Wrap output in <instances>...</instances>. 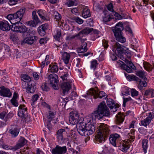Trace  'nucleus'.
<instances>
[{
  "mask_svg": "<svg viewBox=\"0 0 154 154\" xmlns=\"http://www.w3.org/2000/svg\"><path fill=\"white\" fill-rule=\"evenodd\" d=\"M125 116V113H119L116 116L115 122L116 124L119 125L122 123L124 121Z\"/></svg>",
  "mask_w": 154,
  "mask_h": 154,
  "instance_id": "6ab92c4d",
  "label": "nucleus"
},
{
  "mask_svg": "<svg viewBox=\"0 0 154 154\" xmlns=\"http://www.w3.org/2000/svg\"><path fill=\"white\" fill-rule=\"evenodd\" d=\"M72 85V82L71 80L63 82L61 84V88L63 95L68 93L69 90L71 88Z\"/></svg>",
  "mask_w": 154,
  "mask_h": 154,
  "instance_id": "6e6552de",
  "label": "nucleus"
},
{
  "mask_svg": "<svg viewBox=\"0 0 154 154\" xmlns=\"http://www.w3.org/2000/svg\"><path fill=\"white\" fill-rule=\"evenodd\" d=\"M103 12L104 14V16L103 17V21L105 22L110 21L112 18V17L108 13V12L107 11Z\"/></svg>",
  "mask_w": 154,
  "mask_h": 154,
  "instance_id": "cd10ccee",
  "label": "nucleus"
},
{
  "mask_svg": "<svg viewBox=\"0 0 154 154\" xmlns=\"http://www.w3.org/2000/svg\"><path fill=\"white\" fill-rule=\"evenodd\" d=\"M83 10L82 12V16L85 18H86L89 17L91 16V14L90 10L88 8L85 6H82Z\"/></svg>",
  "mask_w": 154,
  "mask_h": 154,
  "instance_id": "412c9836",
  "label": "nucleus"
},
{
  "mask_svg": "<svg viewBox=\"0 0 154 154\" xmlns=\"http://www.w3.org/2000/svg\"><path fill=\"white\" fill-rule=\"evenodd\" d=\"M6 48V49H5L4 53L7 55V57H10L11 55L10 50L9 49V47L7 46Z\"/></svg>",
  "mask_w": 154,
  "mask_h": 154,
  "instance_id": "864d4df0",
  "label": "nucleus"
},
{
  "mask_svg": "<svg viewBox=\"0 0 154 154\" xmlns=\"http://www.w3.org/2000/svg\"><path fill=\"white\" fill-rule=\"evenodd\" d=\"M68 76V74L67 72H66L64 73L63 75L61 76L60 77L64 81L67 80Z\"/></svg>",
  "mask_w": 154,
  "mask_h": 154,
  "instance_id": "0e129e2a",
  "label": "nucleus"
},
{
  "mask_svg": "<svg viewBox=\"0 0 154 154\" xmlns=\"http://www.w3.org/2000/svg\"><path fill=\"white\" fill-rule=\"evenodd\" d=\"M109 110L104 102H102L98 105L97 109L94 111L90 116L79 120L77 125V130L82 136H87L92 134L95 131L94 125L95 119L101 120L105 117H109Z\"/></svg>",
  "mask_w": 154,
  "mask_h": 154,
  "instance_id": "f257e3e1",
  "label": "nucleus"
},
{
  "mask_svg": "<svg viewBox=\"0 0 154 154\" xmlns=\"http://www.w3.org/2000/svg\"><path fill=\"white\" fill-rule=\"evenodd\" d=\"M48 29V25L47 23L43 24L39 26L38 28V31L41 36H44L46 31Z\"/></svg>",
  "mask_w": 154,
  "mask_h": 154,
  "instance_id": "ddd939ff",
  "label": "nucleus"
},
{
  "mask_svg": "<svg viewBox=\"0 0 154 154\" xmlns=\"http://www.w3.org/2000/svg\"><path fill=\"white\" fill-rule=\"evenodd\" d=\"M25 11V8H23L19 10L15 14H10L7 15V18L11 24H13L11 29V30L15 32H19L20 26L17 23L21 20Z\"/></svg>",
  "mask_w": 154,
  "mask_h": 154,
  "instance_id": "7ed1b4c3",
  "label": "nucleus"
},
{
  "mask_svg": "<svg viewBox=\"0 0 154 154\" xmlns=\"http://www.w3.org/2000/svg\"><path fill=\"white\" fill-rule=\"evenodd\" d=\"M73 20L77 23L79 24H82L83 22V20L78 17H73Z\"/></svg>",
  "mask_w": 154,
  "mask_h": 154,
  "instance_id": "8fccbe9b",
  "label": "nucleus"
},
{
  "mask_svg": "<svg viewBox=\"0 0 154 154\" xmlns=\"http://www.w3.org/2000/svg\"><path fill=\"white\" fill-rule=\"evenodd\" d=\"M146 86V82L145 81H144L140 80L139 81V85L138 86V88L140 90L142 89L143 87H145Z\"/></svg>",
  "mask_w": 154,
  "mask_h": 154,
  "instance_id": "4c0bfd02",
  "label": "nucleus"
},
{
  "mask_svg": "<svg viewBox=\"0 0 154 154\" xmlns=\"http://www.w3.org/2000/svg\"><path fill=\"white\" fill-rule=\"evenodd\" d=\"M19 132V130L17 126L16 125H14L11 127V129L9 130V132L11 134L12 137H17Z\"/></svg>",
  "mask_w": 154,
  "mask_h": 154,
  "instance_id": "dca6fc26",
  "label": "nucleus"
},
{
  "mask_svg": "<svg viewBox=\"0 0 154 154\" xmlns=\"http://www.w3.org/2000/svg\"><path fill=\"white\" fill-rule=\"evenodd\" d=\"M26 24L31 27H35L36 25L37 24L35 21L33 20H31L29 21H28L26 22Z\"/></svg>",
  "mask_w": 154,
  "mask_h": 154,
  "instance_id": "49530a36",
  "label": "nucleus"
},
{
  "mask_svg": "<svg viewBox=\"0 0 154 154\" xmlns=\"http://www.w3.org/2000/svg\"><path fill=\"white\" fill-rule=\"evenodd\" d=\"M39 97V96L37 94H35L33 95L32 97V101L34 102H35L38 99Z\"/></svg>",
  "mask_w": 154,
  "mask_h": 154,
  "instance_id": "774afa93",
  "label": "nucleus"
},
{
  "mask_svg": "<svg viewBox=\"0 0 154 154\" xmlns=\"http://www.w3.org/2000/svg\"><path fill=\"white\" fill-rule=\"evenodd\" d=\"M97 134L95 136V142L99 143L104 142L105 138L109 134V130L106 124L101 123L98 126Z\"/></svg>",
  "mask_w": 154,
  "mask_h": 154,
  "instance_id": "20e7f679",
  "label": "nucleus"
},
{
  "mask_svg": "<svg viewBox=\"0 0 154 154\" xmlns=\"http://www.w3.org/2000/svg\"><path fill=\"white\" fill-rule=\"evenodd\" d=\"M48 82L52 87L55 90L58 89L57 82H58V77L55 74H52L48 77Z\"/></svg>",
  "mask_w": 154,
  "mask_h": 154,
  "instance_id": "0eeeda50",
  "label": "nucleus"
},
{
  "mask_svg": "<svg viewBox=\"0 0 154 154\" xmlns=\"http://www.w3.org/2000/svg\"><path fill=\"white\" fill-rule=\"evenodd\" d=\"M32 16L33 20L35 21L37 24L41 23V21L36 14V12L33 11L32 12Z\"/></svg>",
  "mask_w": 154,
  "mask_h": 154,
  "instance_id": "7c9ffc66",
  "label": "nucleus"
},
{
  "mask_svg": "<svg viewBox=\"0 0 154 154\" xmlns=\"http://www.w3.org/2000/svg\"><path fill=\"white\" fill-rule=\"evenodd\" d=\"M78 4V2L76 0H69L67 1L65 3L66 5L69 7L76 6Z\"/></svg>",
  "mask_w": 154,
  "mask_h": 154,
  "instance_id": "bb28decb",
  "label": "nucleus"
},
{
  "mask_svg": "<svg viewBox=\"0 0 154 154\" xmlns=\"http://www.w3.org/2000/svg\"><path fill=\"white\" fill-rule=\"evenodd\" d=\"M19 0H8V3L11 5H14L17 3Z\"/></svg>",
  "mask_w": 154,
  "mask_h": 154,
  "instance_id": "052dcab7",
  "label": "nucleus"
},
{
  "mask_svg": "<svg viewBox=\"0 0 154 154\" xmlns=\"http://www.w3.org/2000/svg\"><path fill=\"white\" fill-rule=\"evenodd\" d=\"M49 39L47 38H41L39 41L40 44H43L46 43Z\"/></svg>",
  "mask_w": 154,
  "mask_h": 154,
  "instance_id": "bf43d9fd",
  "label": "nucleus"
},
{
  "mask_svg": "<svg viewBox=\"0 0 154 154\" xmlns=\"http://www.w3.org/2000/svg\"><path fill=\"white\" fill-rule=\"evenodd\" d=\"M148 140L146 139L143 140L142 142V148L145 153L146 152V149L148 147Z\"/></svg>",
  "mask_w": 154,
  "mask_h": 154,
  "instance_id": "72a5a7b5",
  "label": "nucleus"
},
{
  "mask_svg": "<svg viewBox=\"0 0 154 154\" xmlns=\"http://www.w3.org/2000/svg\"><path fill=\"white\" fill-rule=\"evenodd\" d=\"M71 12L73 14L75 15H78L79 14V10L77 8H73L71 10Z\"/></svg>",
  "mask_w": 154,
  "mask_h": 154,
  "instance_id": "13d9d810",
  "label": "nucleus"
},
{
  "mask_svg": "<svg viewBox=\"0 0 154 154\" xmlns=\"http://www.w3.org/2000/svg\"><path fill=\"white\" fill-rule=\"evenodd\" d=\"M129 143L130 142L128 140L122 141L118 145L119 149L122 152H126L130 147Z\"/></svg>",
  "mask_w": 154,
  "mask_h": 154,
  "instance_id": "f8f14e48",
  "label": "nucleus"
},
{
  "mask_svg": "<svg viewBox=\"0 0 154 154\" xmlns=\"http://www.w3.org/2000/svg\"><path fill=\"white\" fill-rule=\"evenodd\" d=\"M67 151V148L66 146H61L57 145L51 151L52 154H64Z\"/></svg>",
  "mask_w": 154,
  "mask_h": 154,
  "instance_id": "9d476101",
  "label": "nucleus"
},
{
  "mask_svg": "<svg viewBox=\"0 0 154 154\" xmlns=\"http://www.w3.org/2000/svg\"><path fill=\"white\" fill-rule=\"evenodd\" d=\"M136 75L144 79V81L147 80V78L146 77V73L144 71L141 70L137 71L136 73Z\"/></svg>",
  "mask_w": 154,
  "mask_h": 154,
  "instance_id": "a878e982",
  "label": "nucleus"
},
{
  "mask_svg": "<svg viewBox=\"0 0 154 154\" xmlns=\"http://www.w3.org/2000/svg\"><path fill=\"white\" fill-rule=\"evenodd\" d=\"M98 64V63H97V60H93L91 62V68L94 70L96 68Z\"/></svg>",
  "mask_w": 154,
  "mask_h": 154,
  "instance_id": "79ce46f5",
  "label": "nucleus"
},
{
  "mask_svg": "<svg viewBox=\"0 0 154 154\" xmlns=\"http://www.w3.org/2000/svg\"><path fill=\"white\" fill-rule=\"evenodd\" d=\"M11 26L6 20H3L0 22V29L5 31H8L11 29Z\"/></svg>",
  "mask_w": 154,
  "mask_h": 154,
  "instance_id": "4468645a",
  "label": "nucleus"
},
{
  "mask_svg": "<svg viewBox=\"0 0 154 154\" xmlns=\"http://www.w3.org/2000/svg\"><path fill=\"white\" fill-rule=\"evenodd\" d=\"M150 122L149 119L147 118L141 121V123L142 125L146 127L148 125Z\"/></svg>",
  "mask_w": 154,
  "mask_h": 154,
  "instance_id": "de8ad7c7",
  "label": "nucleus"
},
{
  "mask_svg": "<svg viewBox=\"0 0 154 154\" xmlns=\"http://www.w3.org/2000/svg\"><path fill=\"white\" fill-rule=\"evenodd\" d=\"M124 46L117 42H115L112 46V50L116 55L125 61L129 66L125 64L122 61L119 60L117 61V65L126 70L128 73L131 72L135 67L134 64L127 59L130 57V56H127L126 54H129L126 52H125Z\"/></svg>",
  "mask_w": 154,
  "mask_h": 154,
  "instance_id": "f03ea898",
  "label": "nucleus"
},
{
  "mask_svg": "<svg viewBox=\"0 0 154 154\" xmlns=\"http://www.w3.org/2000/svg\"><path fill=\"white\" fill-rule=\"evenodd\" d=\"M38 39L36 36H32L26 38L23 41L24 43H27L29 45H32L36 42Z\"/></svg>",
  "mask_w": 154,
  "mask_h": 154,
  "instance_id": "f3484780",
  "label": "nucleus"
},
{
  "mask_svg": "<svg viewBox=\"0 0 154 154\" xmlns=\"http://www.w3.org/2000/svg\"><path fill=\"white\" fill-rule=\"evenodd\" d=\"M87 94L88 95H91L93 96V97L94 99H96L97 98H103L104 99H106V94L103 91L99 92L97 88L95 89L91 88L90 89L87 91Z\"/></svg>",
  "mask_w": 154,
  "mask_h": 154,
  "instance_id": "423d86ee",
  "label": "nucleus"
},
{
  "mask_svg": "<svg viewBox=\"0 0 154 154\" xmlns=\"http://www.w3.org/2000/svg\"><path fill=\"white\" fill-rule=\"evenodd\" d=\"M84 35H85L84 34H83L82 31H81L78 34L76 35V37H79V38L81 39Z\"/></svg>",
  "mask_w": 154,
  "mask_h": 154,
  "instance_id": "338daca9",
  "label": "nucleus"
},
{
  "mask_svg": "<svg viewBox=\"0 0 154 154\" xmlns=\"http://www.w3.org/2000/svg\"><path fill=\"white\" fill-rule=\"evenodd\" d=\"M19 30L18 32L23 34L27 32L28 29L24 26H20Z\"/></svg>",
  "mask_w": 154,
  "mask_h": 154,
  "instance_id": "37998d69",
  "label": "nucleus"
},
{
  "mask_svg": "<svg viewBox=\"0 0 154 154\" xmlns=\"http://www.w3.org/2000/svg\"><path fill=\"white\" fill-rule=\"evenodd\" d=\"M37 12L42 20L45 21L47 20V15L45 11L42 10H39L37 11Z\"/></svg>",
  "mask_w": 154,
  "mask_h": 154,
  "instance_id": "5701e85b",
  "label": "nucleus"
},
{
  "mask_svg": "<svg viewBox=\"0 0 154 154\" xmlns=\"http://www.w3.org/2000/svg\"><path fill=\"white\" fill-rule=\"evenodd\" d=\"M102 45L104 47V48L105 49H106L108 47V42L105 40V39H103L102 40Z\"/></svg>",
  "mask_w": 154,
  "mask_h": 154,
  "instance_id": "680f3d73",
  "label": "nucleus"
},
{
  "mask_svg": "<svg viewBox=\"0 0 154 154\" xmlns=\"http://www.w3.org/2000/svg\"><path fill=\"white\" fill-rule=\"evenodd\" d=\"M27 109L24 105H20L19 106L18 116L22 119H25L27 116Z\"/></svg>",
  "mask_w": 154,
  "mask_h": 154,
  "instance_id": "1a4fd4ad",
  "label": "nucleus"
},
{
  "mask_svg": "<svg viewBox=\"0 0 154 154\" xmlns=\"http://www.w3.org/2000/svg\"><path fill=\"white\" fill-rule=\"evenodd\" d=\"M93 29L89 27H86L82 31L85 35L88 34L90 33L93 30Z\"/></svg>",
  "mask_w": 154,
  "mask_h": 154,
  "instance_id": "ea45409f",
  "label": "nucleus"
},
{
  "mask_svg": "<svg viewBox=\"0 0 154 154\" xmlns=\"http://www.w3.org/2000/svg\"><path fill=\"white\" fill-rule=\"evenodd\" d=\"M34 83L33 81H30L29 82L28 85L26 89V92L28 93H32L34 92L32 88H34Z\"/></svg>",
  "mask_w": 154,
  "mask_h": 154,
  "instance_id": "b1692460",
  "label": "nucleus"
},
{
  "mask_svg": "<svg viewBox=\"0 0 154 154\" xmlns=\"http://www.w3.org/2000/svg\"><path fill=\"white\" fill-rule=\"evenodd\" d=\"M112 14L115 16L116 18L117 19L121 20L123 19V17L121 15H120L115 11H114Z\"/></svg>",
  "mask_w": 154,
  "mask_h": 154,
  "instance_id": "6e6d98bb",
  "label": "nucleus"
},
{
  "mask_svg": "<svg viewBox=\"0 0 154 154\" xmlns=\"http://www.w3.org/2000/svg\"><path fill=\"white\" fill-rule=\"evenodd\" d=\"M29 82H27L24 81L22 83V88L24 89H26L27 86L28 85Z\"/></svg>",
  "mask_w": 154,
  "mask_h": 154,
  "instance_id": "69168bd1",
  "label": "nucleus"
},
{
  "mask_svg": "<svg viewBox=\"0 0 154 154\" xmlns=\"http://www.w3.org/2000/svg\"><path fill=\"white\" fill-rule=\"evenodd\" d=\"M144 95L146 96H149L151 94V97H154V90L150 89L146 90L144 92Z\"/></svg>",
  "mask_w": 154,
  "mask_h": 154,
  "instance_id": "f704fd0d",
  "label": "nucleus"
},
{
  "mask_svg": "<svg viewBox=\"0 0 154 154\" xmlns=\"http://www.w3.org/2000/svg\"><path fill=\"white\" fill-rule=\"evenodd\" d=\"M42 89L44 91H48L49 90V88L47 84L46 83L42 84L41 86Z\"/></svg>",
  "mask_w": 154,
  "mask_h": 154,
  "instance_id": "603ef678",
  "label": "nucleus"
},
{
  "mask_svg": "<svg viewBox=\"0 0 154 154\" xmlns=\"http://www.w3.org/2000/svg\"><path fill=\"white\" fill-rule=\"evenodd\" d=\"M87 43H85L83 49L78 48L77 50V52L78 53H83L86 52L87 50Z\"/></svg>",
  "mask_w": 154,
  "mask_h": 154,
  "instance_id": "a18cd8bd",
  "label": "nucleus"
},
{
  "mask_svg": "<svg viewBox=\"0 0 154 154\" xmlns=\"http://www.w3.org/2000/svg\"><path fill=\"white\" fill-rule=\"evenodd\" d=\"M65 130L60 129L58 130L56 134L57 138L59 140H63V134L65 132Z\"/></svg>",
  "mask_w": 154,
  "mask_h": 154,
  "instance_id": "4be33fe9",
  "label": "nucleus"
},
{
  "mask_svg": "<svg viewBox=\"0 0 154 154\" xmlns=\"http://www.w3.org/2000/svg\"><path fill=\"white\" fill-rule=\"evenodd\" d=\"M124 29L122 23L119 22L117 23L112 29L116 40L118 42L124 43L126 41L125 38L122 35V31Z\"/></svg>",
  "mask_w": 154,
  "mask_h": 154,
  "instance_id": "39448f33",
  "label": "nucleus"
},
{
  "mask_svg": "<svg viewBox=\"0 0 154 154\" xmlns=\"http://www.w3.org/2000/svg\"><path fill=\"white\" fill-rule=\"evenodd\" d=\"M135 130L132 129L131 130L130 132L128 133V134L129 135L130 139H131V140H128L130 143L132 142V140H133L132 141L134 140V139L135 138Z\"/></svg>",
  "mask_w": 154,
  "mask_h": 154,
  "instance_id": "e433bc0d",
  "label": "nucleus"
},
{
  "mask_svg": "<svg viewBox=\"0 0 154 154\" xmlns=\"http://www.w3.org/2000/svg\"><path fill=\"white\" fill-rule=\"evenodd\" d=\"M106 103L110 109H113L114 108L113 106H115V104L112 99H107Z\"/></svg>",
  "mask_w": 154,
  "mask_h": 154,
  "instance_id": "c9c22d12",
  "label": "nucleus"
},
{
  "mask_svg": "<svg viewBox=\"0 0 154 154\" xmlns=\"http://www.w3.org/2000/svg\"><path fill=\"white\" fill-rule=\"evenodd\" d=\"M106 7L108 11L112 12V13L114 11L113 9V6L112 3L106 5Z\"/></svg>",
  "mask_w": 154,
  "mask_h": 154,
  "instance_id": "09e8293b",
  "label": "nucleus"
},
{
  "mask_svg": "<svg viewBox=\"0 0 154 154\" xmlns=\"http://www.w3.org/2000/svg\"><path fill=\"white\" fill-rule=\"evenodd\" d=\"M120 138L119 135L117 134L110 135L109 140L111 143L114 146L116 147V143L119 141Z\"/></svg>",
  "mask_w": 154,
  "mask_h": 154,
  "instance_id": "9b49d317",
  "label": "nucleus"
},
{
  "mask_svg": "<svg viewBox=\"0 0 154 154\" xmlns=\"http://www.w3.org/2000/svg\"><path fill=\"white\" fill-rule=\"evenodd\" d=\"M53 35L54 37L56 40L59 41L61 36V30L60 28L55 29L53 31Z\"/></svg>",
  "mask_w": 154,
  "mask_h": 154,
  "instance_id": "aec40b11",
  "label": "nucleus"
},
{
  "mask_svg": "<svg viewBox=\"0 0 154 154\" xmlns=\"http://www.w3.org/2000/svg\"><path fill=\"white\" fill-rule=\"evenodd\" d=\"M27 140L24 137H21L19 140L18 143L14 147V149L15 150L20 149L26 144L27 143Z\"/></svg>",
  "mask_w": 154,
  "mask_h": 154,
  "instance_id": "a211bd4d",
  "label": "nucleus"
},
{
  "mask_svg": "<svg viewBox=\"0 0 154 154\" xmlns=\"http://www.w3.org/2000/svg\"><path fill=\"white\" fill-rule=\"evenodd\" d=\"M73 131L71 130L70 132L67 134V137L71 138L73 140L75 139L76 138L77 136L75 133H73Z\"/></svg>",
  "mask_w": 154,
  "mask_h": 154,
  "instance_id": "a19ab883",
  "label": "nucleus"
},
{
  "mask_svg": "<svg viewBox=\"0 0 154 154\" xmlns=\"http://www.w3.org/2000/svg\"><path fill=\"white\" fill-rule=\"evenodd\" d=\"M55 114L56 113L53 112H50L49 113L47 116L49 121L50 122L55 117Z\"/></svg>",
  "mask_w": 154,
  "mask_h": 154,
  "instance_id": "c03bdc74",
  "label": "nucleus"
},
{
  "mask_svg": "<svg viewBox=\"0 0 154 154\" xmlns=\"http://www.w3.org/2000/svg\"><path fill=\"white\" fill-rule=\"evenodd\" d=\"M53 16L56 21H60L61 18V15L57 11H53Z\"/></svg>",
  "mask_w": 154,
  "mask_h": 154,
  "instance_id": "c756f323",
  "label": "nucleus"
},
{
  "mask_svg": "<svg viewBox=\"0 0 154 154\" xmlns=\"http://www.w3.org/2000/svg\"><path fill=\"white\" fill-rule=\"evenodd\" d=\"M27 33L29 34V35L32 36L34 35H35L36 33V31L35 30L29 29V30H27Z\"/></svg>",
  "mask_w": 154,
  "mask_h": 154,
  "instance_id": "4d7b16f0",
  "label": "nucleus"
},
{
  "mask_svg": "<svg viewBox=\"0 0 154 154\" xmlns=\"http://www.w3.org/2000/svg\"><path fill=\"white\" fill-rule=\"evenodd\" d=\"M70 57V55L69 53L64 52L63 53L62 55V59L65 64H68Z\"/></svg>",
  "mask_w": 154,
  "mask_h": 154,
  "instance_id": "393cba45",
  "label": "nucleus"
},
{
  "mask_svg": "<svg viewBox=\"0 0 154 154\" xmlns=\"http://www.w3.org/2000/svg\"><path fill=\"white\" fill-rule=\"evenodd\" d=\"M75 117L76 118H79V115L78 112L75 110H73L69 113V117L72 118Z\"/></svg>",
  "mask_w": 154,
  "mask_h": 154,
  "instance_id": "58836bf2",
  "label": "nucleus"
},
{
  "mask_svg": "<svg viewBox=\"0 0 154 154\" xmlns=\"http://www.w3.org/2000/svg\"><path fill=\"white\" fill-rule=\"evenodd\" d=\"M0 94L3 97H10L11 94L9 89L2 87L0 88Z\"/></svg>",
  "mask_w": 154,
  "mask_h": 154,
  "instance_id": "2eb2a0df",
  "label": "nucleus"
},
{
  "mask_svg": "<svg viewBox=\"0 0 154 154\" xmlns=\"http://www.w3.org/2000/svg\"><path fill=\"white\" fill-rule=\"evenodd\" d=\"M49 67L50 68L48 70V71L49 72H57L58 70V67L56 65H50Z\"/></svg>",
  "mask_w": 154,
  "mask_h": 154,
  "instance_id": "473e14b6",
  "label": "nucleus"
},
{
  "mask_svg": "<svg viewBox=\"0 0 154 154\" xmlns=\"http://www.w3.org/2000/svg\"><path fill=\"white\" fill-rule=\"evenodd\" d=\"M131 94L132 96H137L138 95V92L136 90L134 89H132L131 91Z\"/></svg>",
  "mask_w": 154,
  "mask_h": 154,
  "instance_id": "5fc2aeb1",
  "label": "nucleus"
},
{
  "mask_svg": "<svg viewBox=\"0 0 154 154\" xmlns=\"http://www.w3.org/2000/svg\"><path fill=\"white\" fill-rule=\"evenodd\" d=\"M21 76L22 80L24 81H29L31 80L30 77L27 75L24 74L21 75Z\"/></svg>",
  "mask_w": 154,
  "mask_h": 154,
  "instance_id": "3c124183",
  "label": "nucleus"
},
{
  "mask_svg": "<svg viewBox=\"0 0 154 154\" xmlns=\"http://www.w3.org/2000/svg\"><path fill=\"white\" fill-rule=\"evenodd\" d=\"M79 118H76L75 117L72 118L69 117V123L72 125H75L77 124L78 125L79 123L78 119Z\"/></svg>",
  "mask_w": 154,
  "mask_h": 154,
  "instance_id": "2f4dec72",
  "label": "nucleus"
},
{
  "mask_svg": "<svg viewBox=\"0 0 154 154\" xmlns=\"http://www.w3.org/2000/svg\"><path fill=\"white\" fill-rule=\"evenodd\" d=\"M143 65L145 69L149 72L151 71L153 69L152 65L146 62H144Z\"/></svg>",
  "mask_w": 154,
  "mask_h": 154,
  "instance_id": "c85d7f7f",
  "label": "nucleus"
},
{
  "mask_svg": "<svg viewBox=\"0 0 154 154\" xmlns=\"http://www.w3.org/2000/svg\"><path fill=\"white\" fill-rule=\"evenodd\" d=\"M11 103L15 106H18V103L17 100L11 99Z\"/></svg>",
  "mask_w": 154,
  "mask_h": 154,
  "instance_id": "e2e57ef3",
  "label": "nucleus"
}]
</instances>
